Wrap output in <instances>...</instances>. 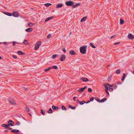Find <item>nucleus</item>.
<instances>
[{"label":"nucleus","mask_w":134,"mask_h":134,"mask_svg":"<svg viewBox=\"0 0 134 134\" xmlns=\"http://www.w3.org/2000/svg\"><path fill=\"white\" fill-rule=\"evenodd\" d=\"M87 48V46L84 45L80 47V52L82 54H85Z\"/></svg>","instance_id":"obj_1"},{"label":"nucleus","mask_w":134,"mask_h":134,"mask_svg":"<svg viewBox=\"0 0 134 134\" xmlns=\"http://www.w3.org/2000/svg\"><path fill=\"white\" fill-rule=\"evenodd\" d=\"M8 101L11 104L15 105H16L15 101L13 99H10L8 100Z\"/></svg>","instance_id":"obj_2"},{"label":"nucleus","mask_w":134,"mask_h":134,"mask_svg":"<svg viewBox=\"0 0 134 134\" xmlns=\"http://www.w3.org/2000/svg\"><path fill=\"white\" fill-rule=\"evenodd\" d=\"M74 2L72 1H69L65 2L66 5L68 6H71L73 5Z\"/></svg>","instance_id":"obj_3"},{"label":"nucleus","mask_w":134,"mask_h":134,"mask_svg":"<svg viewBox=\"0 0 134 134\" xmlns=\"http://www.w3.org/2000/svg\"><path fill=\"white\" fill-rule=\"evenodd\" d=\"M41 43V41L38 42L35 45V50H37L39 46H40Z\"/></svg>","instance_id":"obj_4"},{"label":"nucleus","mask_w":134,"mask_h":134,"mask_svg":"<svg viewBox=\"0 0 134 134\" xmlns=\"http://www.w3.org/2000/svg\"><path fill=\"white\" fill-rule=\"evenodd\" d=\"M12 15L15 17H18L19 16V14L18 12L16 11H14L12 14Z\"/></svg>","instance_id":"obj_5"},{"label":"nucleus","mask_w":134,"mask_h":134,"mask_svg":"<svg viewBox=\"0 0 134 134\" xmlns=\"http://www.w3.org/2000/svg\"><path fill=\"white\" fill-rule=\"evenodd\" d=\"M3 127H5L6 128V129L10 130H12V129L9 127L8 124H3L2 125Z\"/></svg>","instance_id":"obj_6"},{"label":"nucleus","mask_w":134,"mask_h":134,"mask_svg":"<svg viewBox=\"0 0 134 134\" xmlns=\"http://www.w3.org/2000/svg\"><path fill=\"white\" fill-rule=\"evenodd\" d=\"M66 58V56L64 54H62L61 55L60 57V60L61 61H63L65 60Z\"/></svg>","instance_id":"obj_7"},{"label":"nucleus","mask_w":134,"mask_h":134,"mask_svg":"<svg viewBox=\"0 0 134 134\" xmlns=\"http://www.w3.org/2000/svg\"><path fill=\"white\" fill-rule=\"evenodd\" d=\"M8 126H13L14 125V122L11 120H10L8 122Z\"/></svg>","instance_id":"obj_8"},{"label":"nucleus","mask_w":134,"mask_h":134,"mask_svg":"<svg viewBox=\"0 0 134 134\" xmlns=\"http://www.w3.org/2000/svg\"><path fill=\"white\" fill-rule=\"evenodd\" d=\"M19 131L18 130H11L12 132L17 134H19L20 133Z\"/></svg>","instance_id":"obj_9"},{"label":"nucleus","mask_w":134,"mask_h":134,"mask_svg":"<svg viewBox=\"0 0 134 134\" xmlns=\"http://www.w3.org/2000/svg\"><path fill=\"white\" fill-rule=\"evenodd\" d=\"M87 88V86H85L83 88H80L79 89L78 91L80 93H81V92H83V91H84V90L86 88Z\"/></svg>","instance_id":"obj_10"},{"label":"nucleus","mask_w":134,"mask_h":134,"mask_svg":"<svg viewBox=\"0 0 134 134\" xmlns=\"http://www.w3.org/2000/svg\"><path fill=\"white\" fill-rule=\"evenodd\" d=\"M128 38L130 39H134V36L132 35L131 34H129L128 35Z\"/></svg>","instance_id":"obj_11"},{"label":"nucleus","mask_w":134,"mask_h":134,"mask_svg":"<svg viewBox=\"0 0 134 134\" xmlns=\"http://www.w3.org/2000/svg\"><path fill=\"white\" fill-rule=\"evenodd\" d=\"M70 54L71 55H75L76 54V53L73 50H72L70 51Z\"/></svg>","instance_id":"obj_12"},{"label":"nucleus","mask_w":134,"mask_h":134,"mask_svg":"<svg viewBox=\"0 0 134 134\" xmlns=\"http://www.w3.org/2000/svg\"><path fill=\"white\" fill-rule=\"evenodd\" d=\"M80 79L83 82H87L88 80V79L87 78L84 77L81 78Z\"/></svg>","instance_id":"obj_13"},{"label":"nucleus","mask_w":134,"mask_h":134,"mask_svg":"<svg viewBox=\"0 0 134 134\" xmlns=\"http://www.w3.org/2000/svg\"><path fill=\"white\" fill-rule=\"evenodd\" d=\"M52 108L53 109L56 110H57L59 109V107H56L54 105L52 106Z\"/></svg>","instance_id":"obj_14"},{"label":"nucleus","mask_w":134,"mask_h":134,"mask_svg":"<svg viewBox=\"0 0 134 134\" xmlns=\"http://www.w3.org/2000/svg\"><path fill=\"white\" fill-rule=\"evenodd\" d=\"M18 53L19 55H24L25 53L21 51H19L18 52Z\"/></svg>","instance_id":"obj_15"},{"label":"nucleus","mask_w":134,"mask_h":134,"mask_svg":"<svg viewBox=\"0 0 134 134\" xmlns=\"http://www.w3.org/2000/svg\"><path fill=\"white\" fill-rule=\"evenodd\" d=\"M87 18L86 16H85L82 18L81 20L80 21L82 22L86 20Z\"/></svg>","instance_id":"obj_16"},{"label":"nucleus","mask_w":134,"mask_h":134,"mask_svg":"<svg viewBox=\"0 0 134 134\" xmlns=\"http://www.w3.org/2000/svg\"><path fill=\"white\" fill-rule=\"evenodd\" d=\"M4 13L5 14L9 16H12V14L11 13H8L5 12H4Z\"/></svg>","instance_id":"obj_17"},{"label":"nucleus","mask_w":134,"mask_h":134,"mask_svg":"<svg viewBox=\"0 0 134 134\" xmlns=\"http://www.w3.org/2000/svg\"><path fill=\"white\" fill-rule=\"evenodd\" d=\"M53 16H51L50 17H48L45 20V21H48L52 19L53 18Z\"/></svg>","instance_id":"obj_18"},{"label":"nucleus","mask_w":134,"mask_h":134,"mask_svg":"<svg viewBox=\"0 0 134 134\" xmlns=\"http://www.w3.org/2000/svg\"><path fill=\"white\" fill-rule=\"evenodd\" d=\"M103 86L105 87V91H108V88L107 85L105 84H103Z\"/></svg>","instance_id":"obj_19"},{"label":"nucleus","mask_w":134,"mask_h":134,"mask_svg":"<svg viewBox=\"0 0 134 134\" xmlns=\"http://www.w3.org/2000/svg\"><path fill=\"white\" fill-rule=\"evenodd\" d=\"M32 29L31 28H29L26 30V31L27 32H29L32 31Z\"/></svg>","instance_id":"obj_20"},{"label":"nucleus","mask_w":134,"mask_h":134,"mask_svg":"<svg viewBox=\"0 0 134 134\" xmlns=\"http://www.w3.org/2000/svg\"><path fill=\"white\" fill-rule=\"evenodd\" d=\"M63 6V4H58L56 6V8H59L62 7Z\"/></svg>","instance_id":"obj_21"},{"label":"nucleus","mask_w":134,"mask_h":134,"mask_svg":"<svg viewBox=\"0 0 134 134\" xmlns=\"http://www.w3.org/2000/svg\"><path fill=\"white\" fill-rule=\"evenodd\" d=\"M80 5V3H78L76 4L75 5H73V7L74 8H75L77 7L78 6Z\"/></svg>","instance_id":"obj_22"},{"label":"nucleus","mask_w":134,"mask_h":134,"mask_svg":"<svg viewBox=\"0 0 134 134\" xmlns=\"http://www.w3.org/2000/svg\"><path fill=\"white\" fill-rule=\"evenodd\" d=\"M52 67H48L47 69H45L44 70V71L46 72L47 71L49 70L50 69H52Z\"/></svg>","instance_id":"obj_23"},{"label":"nucleus","mask_w":134,"mask_h":134,"mask_svg":"<svg viewBox=\"0 0 134 134\" xmlns=\"http://www.w3.org/2000/svg\"><path fill=\"white\" fill-rule=\"evenodd\" d=\"M57 56V54H54L52 56V58L53 59H55L56 58Z\"/></svg>","instance_id":"obj_24"},{"label":"nucleus","mask_w":134,"mask_h":134,"mask_svg":"<svg viewBox=\"0 0 134 134\" xmlns=\"http://www.w3.org/2000/svg\"><path fill=\"white\" fill-rule=\"evenodd\" d=\"M69 107L70 108L72 109H75L76 108V107L74 106H72L70 105H69Z\"/></svg>","instance_id":"obj_25"},{"label":"nucleus","mask_w":134,"mask_h":134,"mask_svg":"<svg viewBox=\"0 0 134 134\" xmlns=\"http://www.w3.org/2000/svg\"><path fill=\"white\" fill-rule=\"evenodd\" d=\"M124 22V21L121 19H120V25L122 24Z\"/></svg>","instance_id":"obj_26"},{"label":"nucleus","mask_w":134,"mask_h":134,"mask_svg":"<svg viewBox=\"0 0 134 134\" xmlns=\"http://www.w3.org/2000/svg\"><path fill=\"white\" fill-rule=\"evenodd\" d=\"M24 43L25 45H27L29 44L28 41L27 40H25L24 41Z\"/></svg>","instance_id":"obj_27"},{"label":"nucleus","mask_w":134,"mask_h":134,"mask_svg":"<svg viewBox=\"0 0 134 134\" xmlns=\"http://www.w3.org/2000/svg\"><path fill=\"white\" fill-rule=\"evenodd\" d=\"M90 45L93 48H96V47L93 45V44L92 43H90Z\"/></svg>","instance_id":"obj_28"},{"label":"nucleus","mask_w":134,"mask_h":134,"mask_svg":"<svg viewBox=\"0 0 134 134\" xmlns=\"http://www.w3.org/2000/svg\"><path fill=\"white\" fill-rule=\"evenodd\" d=\"M52 4L50 3H46L45 4V5L47 7H49Z\"/></svg>","instance_id":"obj_29"},{"label":"nucleus","mask_w":134,"mask_h":134,"mask_svg":"<svg viewBox=\"0 0 134 134\" xmlns=\"http://www.w3.org/2000/svg\"><path fill=\"white\" fill-rule=\"evenodd\" d=\"M107 100V99L106 98H104L102 99L101 100V102H104Z\"/></svg>","instance_id":"obj_30"},{"label":"nucleus","mask_w":134,"mask_h":134,"mask_svg":"<svg viewBox=\"0 0 134 134\" xmlns=\"http://www.w3.org/2000/svg\"><path fill=\"white\" fill-rule=\"evenodd\" d=\"M85 103V102L84 101H82V102L79 101V103L80 105H82Z\"/></svg>","instance_id":"obj_31"},{"label":"nucleus","mask_w":134,"mask_h":134,"mask_svg":"<svg viewBox=\"0 0 134 134\" xmlns=\"http://www.w3.org/2000/svg\"><path fill=\"white\" fill-rule=\"evenodd\" d=\"M48 112L49 113H52V111L51 108H49Z\"/></svg>","instance_id":"obj_32"},{"label":"nucleus","mask_w":134,"mask_h":134,"mask_svg":"<svg viewBox=\"0 0 134 134\" xmlns=\"http://www.w3.org/2000/svg\"><path fill=\"white\" fill-rule=\"evenodd\" d=\"M34 25V24L31 23H29L28 24V25L29 27H31L32 25Z\"/></svg>","instance_id":"obj_33"},{"label":"nucleus","mask_w":134,"mask_h":134,"mask_svg":"<svg viewBox=\"0 0 134 134\" xmlns=\"http://www.w3.org/2000/svg\"><path fill=\"white\" fill-rule=\"evenodd\" d=\"M62 108L63 110H66V108L64 106L62 105Z\"/></svg>","instance_id":"obj_34"},{"label":"nucleus","mask_w":134,"mask_h":134,"mask_svg":"<svg viewBox=\"0 0 134 134\" xmlns=\"http://www.w3.org/2000/svg\"><path fill=\"white\" fill-rule=\"evenodd\" d=\"M95 99L98 102H101L100 100L98 98L96 97L95 98Z\"/></svg>","instance_id":"obj_35"},{"label":"nucleus","mask_w":134,"mask_h":134,"mask_svg":"<svg viewBox=\"0 0 134 134\" xmlns=\"http://www.w3.org/2000/svg\"><path fill=\"white\" fill-rule=\"evenodd\" d=\"M25 108L26 110L27 111V112H28L29 111L30 109L28 107H26Z\"/></svg>","instance_id":"obj_36"},{"label":"nucleus","mask_w":134,"mask_h":134,"mask_svg":"<svg viewBox=\"0 0 134 134\" xmlns=\"http://www.w3.org/2000/svg\"><path fill=\"white\" fill-rule=\"evenodd\" d=\"M120 69L117 70L116 71V73L117 74H119L120 73Z\"/></svg>","instance_id":"obj_37"},{"label":"nucleus","mask_w":134,"mask_h":134,"mask_svg":"<svg viewBox=\"0 0 134 134\" xmlns=\"http://www.w3.org/2000/svg\"><path fill=\"white\" fill-rule=\"evenodd\" d=\"M18 43V42L15 41H13V46H15V44Z\"/></svg>","instance_id":"obj_38"},{"label":"nucleus","mask_w":134,"mask_h":134,"mask_svg":"<svg viewBox=\"0 0 134 134\" xmlns=\"http://www.w3.org/2000/svg\"><path fill=\"white\" fill-rule=\"evenodd\" d=\"M2 43H3L4 44H5V45H8L9 44V43H8V42H2Z\"/></svg>","instance_id":"obj_39"},{"label":"nucleus","mask_w":134,"mask_h":134,"mask_svg":"<svg viewBox=\"0 0 134 134\" xmlns=\"http://www.w3.org/2000/svg\"><path fill=\"white\" fill-rule=\"evenodd\" d=\"M107 85L108 86H109L110 87H113V84H112V85H110L108 83H107Z\"/></svg>","instance_id":"obj_40"},{"label":"nucleus","mask_w":134,"mask_h":134,"mask_svg":"<svg viewBox=\"0 0 134 134\" xmlns=\"http://www.w3.org/2000/svg\"><path fill=\"white\" fill-rule=\"evenodd\" d=\"M88 91L89 92H92V90L90 88H89L88 89Z\"/></svg>","instance_id":"obj_41"},{"label":"nucleus","mask_w":134,"mask_h":134,"mask_svg":"<svg viewBox=\"0 0 134 134\" xmlns=\"http://www.w3.org/2000/svg\"><path fill=\"white\" fill-rule=\"evenodd\" d=\"M120 42H115L114 43V45H116L118 44H120Z\"/></svg>","instance_id":"obj_42"},{"label":"nucleus","mask_w":134,"mask_h":134,"mask_svg":"<svg viewBox=\"0 0 134 134\" xmlns=\"http://www.w3.org/2000/svg\"><path fill=\"white\" fill-rule=\"evenodd\" d=\"M111 78L110 76L108 77V81H110V80H111Z\"/></svg>","instance_id":"obj_43"},{"label":"nucleus","mask_w":134,"mask_h":134,"mask_svg":"<svg viewBox=\"0 0 134 134\" xmlns=\"http://www.w3.org/2000/svg\"><path fill=\"white\" fill-rule=\"evenodd\" d=\"M51 34H48L47 36V37L48 38H49L51 37Z\"/></svg>","instance_id":"obj_44"},{"label":"nucleus","mask_w":134,"mask_h":134,"mask_svg":"<svg viewBox=\"0 0 134 134\" xmlns=\"http://www.w3.org/2000/svg\"><path fill=\"white\" fill-rule=\"evenodd\" d=\"M53 68H54L55 69H57L58 68L55 65L53 67H52Z\"/></svg>","instance_id":"obj_45"},{"label":"nucleus","mask_w":134,"mask_h":134,"mask_svg":"<svg viewBox=\"0 0 134 134\" xmlns=\"http://www.w3.org/2000/svg\"><path fill=\"white\" fill-rule=\"evenodd\" d=\"M109 90L110 91L112 92L113 90V88H109Z\"/></svg>","instance_id":"obj_46"},{"label":"nucleus","mask_w":134,"mask_h":134,"mask_svg":"<svg viewBox=\"0 0 134 134\" xmlns=\"http://www.w3.org/2000/svg\"><path fill=\"white\" fill-rule=\"evenodd\" d=\"M20 122L19 121H18L16 123L15 125H20Z\"/></svg>","instance_id":"obj_47"},{"label":"nucleus","mask_w":134,"mask_h":134,"mask_svg":"<svg viewBox=\"0 0 134 134\" xmlns=\"http://www.w3.org/2000/svg\"><path fill=\"white\" fill-rule=\"evenodd\" d=\"M94 98L93 97H92L90 98V100L91 101H93L94 100Z\"/></svg>","instance_id":"obj_48"},{"label":"nucleus","mask_w":134,"mask_h":134,"mask_svg":"<svg viewBox=\"0 0 134 134\" xmlns=\"http://www.w3.org/2000/svg\"><path fill=\"white\" fill-rule=\"evenodd\" d=\"M12 57L14 59H16L17 58V57L15 55H13Z\"/></svg>","instance_id":"obj_49"},{"label":"nucleus","mask_w":134,"mask_h":134,"mask_svg":"<svg viewBox=\"0 0 134 134\" xmlns=\"http://www.w3.org/2000/svg\"><path fill=\"white\" fill-rule=\"evenodd\" d=\"M63 51L65 53L66 52V50L65 48H63L62 49Z\"/></svg>","instance_id":"obj_50"},{"label":"nucleus","mask_w":134,"mask_h":134,"mask_svg":"<svg viewBox=\"0 0 134 134\" xmlns=\"http://www.w3.org/2000/svg\"><path fill=\"white\" fill-rule=\"evenodd\" d=\"M41 112L43 115H44V113L43 112V111L42 109H41Z\"/></svg>","instance_id":"obj_51"},{"label":"nucleus","mask_w":134,"mask_h":134,"mask_svg":"<svg viewBox=\"0 0 134 134\" xmlns=\"http://www.w3.org/2000/svg\"><path fill=\"white\" fill-rule=\"evenodd\" d=\"M116 83L118 85H119V84L120 85V84H122V83L121 82H116Z\"/></svg>","instance_id":"obj_52"},{"label":"nucleus","mask_w":134,"mask_h":134,"mask_svg":"<svg viewBox=\"0 0 134 134\" xmlns=\"http://www.w3.org/2000/svg\"><path fill=\"white\" fill-rule=\"evenodd\" d=\"M125 78L124 77H122L121 79L122 81H123L125 79Z\"/></svg>","instance_id":"obj_53"},{"label":"nucleus","mask_w":134,"mask_h":134,"mask_svg":"<svg viewBox=\"0 0 134 134\" xmlns=\"http://www.w3.org/2000/svg\"><path fill=\"white\" fill-rule=\"evenodd\" d=\"M123 77H124L125 78L126 77V74H125L124 73L123 74Z\"/></svg>","instance_id":"obj_54"},{"label":"nucleus","mask_w":134,"mask_h":134,"mask_svg":"<svg viewBox=\"0 0 134 134\" xmlns=\"http://www.w3.org/2000/svg\"><path fill=\"white\" fill-rule=\"evenodd\" d=\"M76 97H74L73 98V99L75 101L76 100Z\"/></svg>","instance_id":"obj_55"},{"label":"nucleus","mask_w":134,"mask_h":134,"mask_svg":"<svg viewBox=\"0 0 134 134\" xmlns=\"http://www.w3.org/2000/svg\"><path fill=\"white\" fill-rule=\"evenodd\" d=\"M23 89H24V90L25 91H26L27 90V88H26L25 87H24Z\"/></svg>","instance_id":"obj_56"},{"label":"nucleus","mask_w":134,"mask_h":134,"mask_svg":"<svg viewBox=\"0 0 134 134\" xmlns=\"http://www.w3.org/2000/svg\"><path fill=\"white\" fill-rule=\"evenodd\" d=\"M117 86L115 85L114 86V88L115 89H116L117 88Z\"/></svg>","instance_id":"obj_57"},{"label":"nucleus","mask_w":134,"mask_h":134,"mask_svg":"<svg viewBox=\"0 0 134 134\" xmlns=\"http://www.w3.org/2000/svg\"><path fill=\"white\" fill-rule=\"evenodd\" d=\"M90 100H88V101H87V102H85V103H90Z\"/></svg>","instance_id":"obj_58"},{"label":"nucleus","mask_w":134,"mask_h":134,"mask_svg":"<svg viewBox=\"0 0 134 134\" xmlns=\"http://www.w3.org/2000/svg\"><path fill=\"white\" fill-rule=\"evenodd\" d=\"M115 36V35L113 36H111V37L110 38H113Z\"/></svg>","instance_id":"obj_59"},{"label":"nucleus","mask_w":134,"mask_h":134,"mask_svg":"<svg viewBox=\"0 0 134 134\" xmlns=\"http://www.w3.org/2000/svg\"><path fill=\"white\" fill-rule=\"evenodd\" d=\"M5 132H8V131L7 130H5L4 131Z\"/></svg>","instance_id":"obj_60"},{"label":"nucleus","mask_w":134,"mask_h":134,"mask_svg":"<svg viewBox=\"0 0 134 134\" xmlns=\"http://www.w3.org/2000/svg\"><path fill=\"white\" fill-rule=\"evenodd\" d=\"M79 99H77L76 100V102L77 103L78 102H79Z\"/></svg>","instance_id":"obj_61"},{"label":"nucleus","mask_w":134,"mask_h":134,"mask_svg":"<svg viewBox=\"0 0 134 134\" xmlns=\"http://www.w3.org/2000/svg\"><path fill=\"white\" fill-rule=\"evenodd\" d=\"M107 93L108 94V95H109V92H108V91H106Z\"/></svg>","instance_id":"obj_62"},{"label":"nucleus","mask_w":134,"mask_h":134,"mask_svg":"<svg viewBox=\"0 0 134 134\" xmlns=\"http://www.w3.org/2000/svg\"><path fill=\"white\" fill-rule=\"evenodd\" d=\"M29 115H30V116H31V114H30L29 113Z\"/></svg>","instance_id":"obj_63"},{"label":"nucleus","mask_w":134,"mask_h":134,"mask_svg":"<svg viewBox=\"0 0 134 134\" xmlns=\"http://www.w3.org/2000/svg\"><path fill=\"white\" fill-rule=\"evenodd\" d=\"M133 74H134V71H133Z\"/></svg>","instance_id":"obj_64"}]
</instances>
